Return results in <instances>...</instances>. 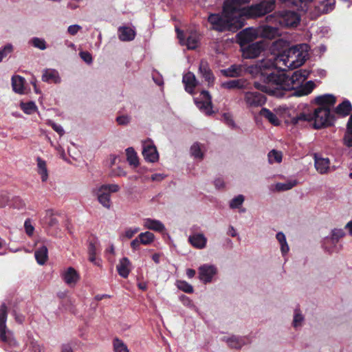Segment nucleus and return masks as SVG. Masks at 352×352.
Returning <instances> with one entry per match:
<instances>
[{
    "label": "nucleus",
    "mask_w": 352,
    "mask_h": 352,
    "mask_svg": "<svg viewBox=\"0 0 352 352\" xmlns=\"http://www.w3.org/2000/svg\"><path fill=\"white\" fill-rule=\"evenodd\" d=\"M244 102L248 108H256L263 106L266 98L265 96L258 91H246L244 93Z\"/></svg>",
    "instance_id": "f8f14e48"
},
{
    "label": "nucleus",
    "mask_w": 352,
    "mask_h": 352,
    "mask_svg": "<svg viewBox=\"0 0 352 352\" xmlns=\"http://www.w3.org/2000/svg\"><path fill=\"white\" fill-rule=\"evenodd\" d=\"M194 102L203 113L210 116L213 113L212 98L208 91H202L199 96L194 98Z\"/></svg>",
    "instance_id": "9d476101"
},
{
    "label": "nucleus",
    "mask_w": 352,
    "mask_h": 352,
    "mask_svg": "<svg viewBox=\"0 0 352 352\" xmlns=\"http://www.w3.org/2000/svg\"><path fill=\"white\" fill-rule=\"evenodd\" d=\"M7 308L5 305L0 307V339L10 346H15L16 342L11 331L7 329Z\"/></svg>",
    "instance_id": "6e6552de"
},
{
    "label": "nucleus",
    "mask_w": 352,
    "mask_h": 352,
    "mask_svg": "<svg viewBox=\"0 0 352 352\" xmlns=\"http://www.w3.org/2000/svg\"><path fill=\"white\" fill-rule=\"evenodd\" d=\"M131 117L129 115H120L116 118V122L119 125L126 126L131 122Z\"/></svg>",
    "instance_id": "4d7b16f0"
},
{
    "label": "nucleus",
    "mask_w": 352,
    "mask_h": 352,
    "mask_svg": "<svg viewBox=\"0 0 352 352\" xmlns=\"http://www.w3.org/2000/svg\"><path fill=\"white\" fill-rule=\"evenodd\" d=\"M34 256L38 264L42 265L45 263L48 258L47 248L43 245L36 250Z\"/></svg>",
    "instance_id": "72a5a7b5"
},
{
    "label": "nucleus",
    "mask_w": 352,
    "mask_h": 352,
    "mask_svg": "<svg viewBox=\"0 0 352 352\" xmlns=\"http://www.w3.org/2000/svg\"><path fill=\"white\" fill-rule=\"evenodd\" d=\"M13 51V45L11 43H7L0 48V56L2 59L5 58L8 54Z\"/></svg>",
    "instance_id": "603ef678"
},
{
    "label": "nucleus",
    "mask_w": 352,
    "mask_h": 352,
    "mask_svg": "<svg viewBox=\"0 0 352 352\" xmlns=\"http://www.w3.org/2000/svg\"><path fill=\"white\" fill-rule=\"evenodd\" d=\"M29 43L32 45L34 47L37 48L40 50H45L47 49V43L44 38L39 37H33L32 38Z\"/></svg>",
    "instance_id": "c03bdc74"
},
{
    "label": "nucleus",
    "mask_w": 352,
    "mask_h": 352,
    "mask_svg": "<svg viewBox=\"0 0 352 352\" xmlns=\"http://www.w3.org/2000/svg\"><path fill=\"white\" fill-rule=\"evenodd\" d=\"M79 55L80 58L87 64H91L92 63V56L88 52H80Z\"/></svg>",
    "instance_id": "680f3d73"
},
{
    "label": "nucleus",
    "mask_w": 352,
    "mask_h": 352,
    "mask_svg": "<svg viewBox=\"0 0 352 352\" xmlns=\"http://www.w3.org/2000/svg\"><path fill=\"white\" fill-rule=\"evenodd\" d=\"M276 0H262L258 3L247 7L244 10H240L241 17L256 18L264 16L274 10Z\"/></svg>",
    "instance_id": "423d86ee"
},
{
    "label": "nucleus",
    "mask_w": 352,
    "mask_h": 352,
    "mask_svg": "<svg viewBox=\"0 0 352 352\" xmlns=\"http://www.w3.org/2000/svg\"><path fill=\"white\" fill-rule=\"evenodd\" d=\"M116 268L119 275L126 278L131 270V263L128 258L124 257L119 261Z\"/></svg>",
    "instance_id": "a878e982"
},
{
    "label": "nucleus",
    "mask_w": 352,
    "mask_h": 352,
    "mask_svg": "<svg viewBox=\"0 0 352 352\" xmlns=\"http://www.w3.org/2000/svg\"><path fill=\"white\" fill-rule=\"evenodd\" d=\"M265 48L263 42H256L249 45L243 50V56L246 58H254L257 57Z\"/></svg>",
    "instance_id": "4468645a"
},
{
    "label": "nucleus",
    "mask_w": 352,
    "mask_h": 352,
    "mask_svg": "<svg viewBox=\"0 0 352 352\" xmlns=\"http://www.w3.org/2000/svg\"><path fill=\"white\" fill-rule=\"evenodd\" d=\"M175 285L179 290L185 293L192 294L194 292L193 287L186 280H178L176 281Z\"/></svg>",
    "instance_id": "a18cd8bd"
},
{
    "label": "nucleus",
    "mask_w": 352,
    "mask_h": 352,
    "mask_svg": "<svg viewBox=\"0 0 352 352\" xmlns=\"http://www.w3.org/2000/svg\"><path fill=\"white\" fill-rule=\"evenodd\" d=\"M243 68L240 65H232L227 69L221 70V72L223 76L232 78L241 76Z\"/></svg>",
    "instance_id": "2f4dec72"
},
{
    "label": "nucleus",
    "mask_w": 352,
    "mask_h": 352,
    "mask_svg": "<svg viewBox=\"0 0 352 352\" xmlns=\"http://www.w3.org/2000/svg\"><path fill=\"white\" fill-rule=\"evenodd\" d=\"M206 151L204 144L195 142L190 148V155L196 161L201 162L204 160Z\"/></svg>",
    "instance_id": "aec40b11"
},
{
    "label": "nucleus",
    "mask_w": 352,
    "mask_h": 352,
    "mask_svg": "<svg viewBox=\"0 0 352 352\" xmlns=\"http://www.w3.org/2000/svg\"><path fill=\"white\" fill-rule=\"evenodd\" d=\"M258 32L256 30L249 28L240 32L239 36L243 43H248L256 38Z\"/></svg>",
    "instance_id": "c756f323"
},
{
    "label": "nucleus",
    "mask_w": 352,
    "mask_h": 352,
    "mask_svg": "<svg viewBox=\"0 0 352 352\" xmlns=\"http://www.w3.org/2000/svg\"><path fill=\"white\" fill-rule=\"evenodd\" d=\"M259 113L262 117L265 118L270 124H273L274 126H279L281 123L278 116V111L276 113H275L267 108H262Z\"/></svg>",
    "instance_id": "bb28decb"
},
{
    "label": "nucleus",
    "mask_w": 352,
    "mask_h": 352,
    "mask_svg": "<svg viewBox=\"0 0 352 352\" xmlns=\"http://www.w3.org/2000/svg\"><path fill=\"white\" fill-rule=\"evenodd\" d=\"M120 189V186L116 184H97L91 188V192L103 207L109 209L111 206V193L117 192Z\"/></svg>",
    "instance_id": "39448f33"
},
{
    "label": "nucleus",
    "mask_w": 352,
    "mask_h": 352,
    "mask_svg": "<svg viewBox=\"0 0 352 352\" xmlns=\"http://www.w3.org/2000/svg\"><path fill=\"white\" fill-rule=\"evenodd\" d=\"M208 21L213 29L220 32H236L244 25V19L241 17V11L232 8L226 11L225 1L222 14H210L208 16Z\"/></svg>",
    "instance_id": "f03ea898"
},
{
    "label": "nucleus",
    "mask_w": 352,
    "mask_h": 352,
    "mask_svg": "<svg viewBox=\"0 0 352 352\" xmlns=\"http://www.w3.org/2000/svg\"><path fill=\"white\" fill-rule=\"evenodd\" d=\"M314 166L320 174H326L330 169V161L327 157H324L318 153L314 154Z\"/></svg>",
    "instance_id": "2eb2a0df"
},
{
    "label": "nucleus",
    "mask_w": 352,
    "mask_h": 352,
    "mask_svg": "<svg viewBox=\"0 0 352 352\" xmlns=\"http://www.w3.org/2000/svg\"><path fill=\"white\" fill-rule=\"evenodd\" d=\"M278 65L277 55L271 54L250 66V73L260 76L262 80V83L255 82V87L276 97L283 96L284 91L289 90L294 91L292 95L295 96H307L312 91L315 86L313 81H308L302 86L309 75V70H296L289 77Z\"/></svg>",
    "instance_id": "f257e3e1"
},
{
    "label": "nucleus",
    "mask_w": 352,
    "mask_h": 352,
    "mask_svg": "<svg viewBox=\"0 0 352 352\" xmlns=\"http://www.w3.org/2000/svg\"><path fill=\"white\" fill-rule=\"evenodd\" d=\"M63 278L67 285L73 287L78 281L80 276L74 268L69 267L63 272Z\"/></svg>",
    "instance_id": "6ab92c4d"
},
{
    "label": "nucleus",
    "mask_w": 352,
    "mask_h": 352,
    "mask_svg": "<svg viewBox=\"0 0 352 352\" xmlns=\"http://www.w3.org/2000/svg\"><path fill=\"white\" fill-rule=\"evenodd\" d=\"M199 73L208 82V85L213 84L214 77L210 69L208 63L205 60H201L199 67Z\"/></svg>",
    "instance_id": "5701e85b"
},
{
    "label": "nucleus",
    "mask_w": 352,
    "mask_h": 352,
    "mask_svg": "<svg viewBox=\"0 0 352 352\" xmlns=\"http://www.w3.org/2000/svg\"><path fill=\"white\" fill-rule=\"evenodd\" d=\"M222 87L226 89L242 88L243 82L241 80H232L222 83Z\"/></svg>",
    "instance_id": "8fccbe9b"
},
{
    "label": "nucleus",
    "mask_w": 352,
    "mask_h": 352,
    "mask_svg": "<svg viewBox=\"0 0 352 352\" xmlns=\"http://www.w3.org/2000/svg\"><path fill=\"white\" fill-rule=\"evenodd\" d=\"M266 19L268 23L289 27L296 26L299 23L300 16L295 11L283 10L267 16Z\"/></svg>",
    "instance_id": "0eeeda50"
},
{
    "label": "nucleus",
    "mask_w": 352,
    "mask_h": 352,
    "mask_svg": "<svg viewBox=\"0 0 352 352\" xmlns=\"http://www.w3.org/2000/svg\"><path fill=\"white\" fill-rule=\"evenodd\" d=\"M222 340L226 342L229 346L233 349H241L243 346L248 345L251 343V338L250 336H224Z\"/></svg>",
    "instance_id": "ddd939ff"
},
{
    "label": "nucleus",
    "mask_w": 352,
    "mask_h": 352,
    "mask_svg": "<svg viewBox=\"0 0 352 352\" xmlns=\"http://www.w3.org/2000/svg\"><path fill=\"white\" fill-rule=\"evenodd\" d=\"M305 316L302 311L298 309H295L293 315V320L292 322V327L298 330L304 325Z\"/></svg>",
    "instance_id": "7c9ffc66"
},
{
    "label": "nucleus",
    "mask_w": 352,
    "mask_h": 352,
    "mask_svg": "<svg viewBox=\"0 0 352 352\" xmlns=\"http://www.w3.org/2000/svg\"><path fill=\"white\" fill-rule=\"evenodd\" d=\"M268 162L270 164H279L282 162L283 154L281 151L273 149L268 153Z\"/></svg>",
    "instance_id": "ea45409f"
},
{
    "label": "nucleus",
    "mask_w": 352,
    "mask_h": 352,
    "mask_svg": "<svg viewBox=\"0 0 352 352\" xmlns=\"http://www.w3.org/2000/svg\"><path fill=\"white\" fill-rule=\"evenodd\" d=\"M140 242L142 245H147L151 244L155 240V235L148 231L142 232L138 235Z\"/></svg>",
    "instance_id": "a19ab883"
},
{
    "label": "nucleus",
    "mask_w": 352,
    "mask_h": 352,
    "mask_svg": "<svg viewBox=\"0 0 352 352\" xmlns=\"http://www.w3.org/2000/svg\"><path fill=\"white\" fill-rule=\"evenodd\" d=\"M42 80L49 83H60L61 78L59 73L54 69H45L43 70Z\"/></svg>",
    "instance_id": "393cba45"
},
{
    "label": "nucleus",
    "mask_w": 352,
    "mask_h": 352,
    "mask_svg": "<svg viewBox=\"0 0 352 352\" xmlns=\"http://www.w3.org/2000/svg\"><path fill=\"white\" fill-rule=\"evenodd\" d=\"M126 160L131 166L137 167L139 165V160L137 153L133 148L129 147L126 149Z\"/></svg>",
    "instance_id": "58836bf2"
},
{
    "label": "nucleus",
    "mask_w": 352,
    "mask_h": 352,
    "mask_svg": "<svg viewBox=\"0 0 352 352\" xmlns=\"http://www.w3.org/2000/svg\"><path fill=\"white\" fill-rule=\"evenodd\" d=\"M250 0H225L226 11L232 8L234 10H244L247 7L242 8L241 5L249 2Z\"/></svg>",
    "instance_id": "4c0bfd02"
},
{
    "label": "nucleus",
    "mask_w": 352,
    "mask_h": 352,
    "mask_svg": "<svg viewBox=\"0 0 352 352\" xmlns=\"http://www.w3.org/2000/svg\"><path fill=\"white\" fill-rule=\"evenodd\" d=\"M276 28H272L270 26H265L263 28V34L266 37H272L276 34Z\"/></svg>",
    "instance_id": "bf43d9fd"
},
{
    "label": "nucleus",
    "mask_w": 352,
    "mask_h": 352,
    "mask_svg": "<svg viewBox=\"0 0 352 352\" xmlns=\"http://www.w3.org/2000/svg\"><path fill=\"white\" fill-rule=\"evenodd\" d=\"M182 82L185 87V90L190 94H194V89L198 84L195 76L192 72H188L183 76Z\"/></svg>",
    "instance_id": "4be33fe9"
},
{
    "label": "nucleus",
    "mask_w": 352,
    "mask_h": 352,
    "mask_svg": "<svg viewBox=\"0 0 352 352\" xmlns=\"http://www.w3.org/2000/svg\"><path fill=\"white\" fill-rule=\"evenodd\" d=\"M179 300L184 306L195 311L197 313L199 312L198 307L195 305L193 301L189 297L185 295H182L179 297Z\"/></svg>",
    "instance_id": "de8ad7c7"
},
{
    "label": "nucleus",
    "mask_w": 352,
    "mask_h": 352,
    "mask_svg": "<svg viewBox=\"0 0 352 352\" xmlns=\"http://www.w3.org/2000/svg\"><path fill=\"white\" fill-rule=\"evenodd\" d=\"M189 243L195 248L201 250L206 248L207 238L202 233H195L188 237Z\"/></svg>",
    "instance_id": "b1692460"
},
{
    "label": "nucleus",
    "mask_w": 352,
    "mask_h": 352,
    "mask_svg": "<svg viewBox=\"0 0 352 352\" xmlns=\"http://www.w3.org/2000/svg\"><path fill=\"white\" fill-rule=\"evenodd\" d=\"M50 124L52 127V129L60 136L64 135L65 131L61 125L54 123L53 122H50Z\"/></svg>",
    "instance_id": "e2e57ef3"
},
{
    "label": "nucleus",
    "mask_w": 352,
    "mask_h": 352,
    "mask_svg": "<svg viewBox=\"0 0 352 352\" xmlns=\"http://www.w3.org/2000/svg\"><path fill=\"white\" fill-rule=\"evenodd\" d=\"M37 171L41 175L42 182H46L48 179V171L46 162L40 157L37 158Z\"/></svg>",
    "instance_id": "e433bc0d"
},
{
    "label": "nucleus",
    "mask_w": 352,
    "mask_h": 352,
    "mask_svg": "<svg viewBox=\"0 0 352 352\" xmlns=\"http://www.w3.org/2000/svg\"><path fill=\"white\" fill-rule=\"evenodd\" d=\"M315 102L320 105V107L329 108L333 106L336 102V97L332 94H324L315 98Z\"/></svg>",
    "instance_id": "cd10ccee"
},
{
    "label": "nucleus",
    "mask_w": 352,
    "mask_h": 352,
    "mask_svg": "<svg viewBox=\"0 0 352 352\" xmlns=\"http://www.w3.org/2000/svg\"><path fill=\"white\" fill-rule=\"evenodd\" d=\"M245 201V197L243 195H238L229 201V207L231 209L240 208Z\"/></svg>",
    "instance_id": "49530a36"
},
{
    "label": "nucleus",
    "mask_w": 352,
    "mask_h": 352,
    "mask_svg": "<svg viewBox=\"0 0 352 352\" xmlns=\"http://www.w3.org/2000/svg\"><path fill=\"white\" fill-rule=\"evenodd\" d=\"M48 140L50 141L51 146H54L55 148V149L57 151V152L58 153V154L63 159H65V150L62 148V146H60V145L55 146L54 142L50 140V138H48Z\"/></svg>",
    "instance_id": "0e129e2a"
},
{
    "label": "nucleus",
    "mask_w": 352,
    "mask_h": 352,
    "mask_svg": "<svg viewBox=\"0 0 352 352\" xmlns=\"http://www.w3.org/2000/svg\"><path fill=\"white\" fill-rule=\"evenodd\" d=\"M177 37L179 39V42L182 45H186L187 48L189 50H194L198 46L199 43V36L196 32L190 33L186 41H184L183 36V32L179 29H176Z\"/></svg>",
    "instance_id": "dca6fc26"
},
{
    "label": "nucleus",
    "mask_w": 352,
    "mask_h": 352,
    "mask_svg": "<svg viewBox=\"0 0 352 352\" xmlns=\"http://www.w3.org/2000/svg\"><path fill=\"white\" fill-rule=\"evenodd\" d=\"M53 215V211L52 210H47L45 212V221L46 223H47L50 226H54L57 221L55 218L52 217Z\"/></svg>",
    "instance_id": "5fc2aeb1"
},
{
    "label": "nucleus",
    "mask_w": 352,
    "mask_h": 352,
    "mask_svg": "<svg viewBox=\"0 0 352 352\" xmlns=\"http://www.w3.org/2000/svg\"><path fill=\"white\" fill-rule=\"evenodd\" d=\"M344 142L347 146L352 147V117L347 123V132L344 136Z\"/></svg>",
    "instance_id": "09e8293b"
},
{
    "label": "nucleus",
    "mask_w": 352,
    "mask_h": 352,
    "mask_svg": "<svg viewBox=\"0 0 352 352\" xmlns=\"http://www.w3.org/2000/svg\"><path fill=\"white\" fill-rule=\"evenodd\" d=\"M24 227H25V230L26 233L29 236H31L33 234V232H34V227L32 226V225L31 224V223H30V221L29 220H26L25 221Z\"/></svg>",
    "instance_id": "69168bd1"
},
{
    "label": "nucleus",
    "mask_w": 352,
    "mask_h": 352,
    "mask_svg": "<svg viewBox=\"0 0 352 352\" xmlns=\"http://www.w3.org/2000/svg\"><path fill=\"white\" fill-rule=\"evenodd\" d=\"M335 5V0H323L322 6H323L322 12L327 13L331 11Z\"/></svg>",
    "instance_id": "6e6d98bb"
},
{
    "label": "nucleus",
    "mask_w": 352,
    "mask_h": 352,
    "mask_svg": "<svg viewBox=\"0 0 352 352\" xmlns=\"http://www.w3.org/2000/svg\"><path fill=\"white\" fill-rule=\"evenodd\" d=\"M298 184V182L296 179H288L285 182H278L275 184V189L277 191H287L289 190L294 187H295Z\"/></svg>",
    "instance_id": "f704fd0d"
},
{
    "label": "nucleus",
    "mask_w": 352,
    "mask_h": 352,
    "mask_svg": "<svg viewBox=\"0 0 352 352\" xmlns=\"http://www.w3.org/2000/svg\"><path fill=\"white\" fill-rule=\"evenodd\" d=\"M352 109V106L349 100H344L342 103L335 109V113L340 116H346L349 115Z\"/></svg>",
    "instance_id": "473e14b6"
},
{
    "label": "nucleus",
    "mask_w": 352,
    "mask_h": 352,
    "mask_svg": "<svg viewBox=\"0 0 352 352\" xmlns=\"http://www.w3.org/2000/svg\"><path fill=\"white\" fill-rule=\"evenodd\" d=\"M20 107L23 111L28 115L32 114L37 111V107L34 102H21Z\"/></svg>",
    "instance_id": "37998d69"
},
{
    "label": "nucleus",
    "mask_w": 352,
    "mask_h": 352,
    "mask_svg": "<svg viewBox=\"0 0 352 352\" xmlns=\"http://www.w3.org/2000/svg\"><path fill=\"white\" fill-rule=\"evenodd\" d=\"M276 239L279 243L282 255L283 256H285L289 250V247L285 234L282 232H278L276 235Z\"/></svg>",
    "instance_id": "c9c22d12"
},
{
    "label": "nucleus",
    "mask_w": 352,
    "mask_h": 352,
    "mask_svg": "<svg viewBox=\"0 0 352 352\" xmlns=\"http://www.w3.org/2000/svg\"><path fill=\"white\" fill-rule=\"evenodd\" d=\"M11 81L13 91L16 94H23L25 92V78L21 76L15 75L12 77Z\"/></svg>",
    "instance_id": "c85d7f7f"
},
{
    "label": "nucleus",
    "mask_w": 352,
    "mask_h": 352,
    "mask_svg": "<svg viewBox=\"0 0 352 352\" xmlns=\"http://www.w3.org/2000/svg\"><path fill=\"white\" fill-rule=\"evenodd\" d=\"M140 230L138 227H131L126 228L124 232L122 234L121 236L126 239H131L136 233Z\"/></svg>",
    "instance_id": "864d4df0"
},
{
    "label": "nucleus",
    "mask_w": 352,
    "mask_h": 352,
    "mask_svg": "<svg viewBox=\"0 0 352 352\" xmlns=\"http://www.w3.org/2000/svg\"><path fill=\"white\" fill-rule=\"evenodd\" d=\"M81 26L77 24L71 25L67 28V32L72 36L76 35L80 30Z\"/></svg>",
    "instance_id": "052dcab7"
},
{
    "label": "nucleus",
    "mask_w": 352,
    "mask_h": 352,
    "mask_svg": "<svg viewBox=\"0 0 352 352\" xmlns=\"http://www.w3.org/2000/svg\"><path fill=\"white\" fill-rule=\"evenodd\" d=\"M99 242L96 239H89L88 244L89 260L94 265L100 266V260L96 257Z\"/></svg>",
    "instance_id": "f3484780"
},
{
    "label": "nucleus",
    "mask_w": 352,
    "mask_h": 352,
    "mask_svg": "<svg viewBox=\"0 0 352 352\" xmlns=\"http://www.w3.org/2000/svg\"><path fill=\"white\" fill-rule=\"evenodd\" d=\"M136 35L135 30L133 27L120 26L118 30V36L122 41H131Z\"/></svg>",
    "instance_id": "a211bd4d"
},
{
    "label": "nucleus",
    "mask_w": 352,
    "mask_h": 352,
    "mask_svg": "<svg viewBox=\"0 0 352 352\" xmlns=\"http://www.w3.org/2000/svg\"><path fill=\"white\" fill-rule=\"evenodd\" d=\"M218 273V269L213 264L205 263L198 268V278L204 284L212 283Z\"/></svg>",
    "instance_id": "1a4fd4ad"
},
{
    "label": "nucleus",
    "mask_w": 352,
    "mask_h": 352,
    "mask_svg": "<svg viewBox=\"0 0 352 352\" xmlns=\"http://www.w3.org/2000/svg\"><path fill=\"white\" fill-rule=\"evenodd\" d=\"M113 348L114 352H130L126 344L118 338L113 340Z\"/></svg>",
    "instance_id": "79ce46f5"
},
{
    "label": "nucleus",
    "mask_w": 352,
    "mask_h": 352,
    "mask_svg": "<svg viewBox=\"0 0 352 352\" xmlns=\"http://www.w3.org/2000/svg\"><path fill=\"white\" fill-rule=\"evenodd\" d=\"M309 47L306 43L294 45L283 53L277 55L278 66L281 65L284 71L286 68L293 69L301 66L309 56Z\"/></svg>",
    "instance_id": "7ed1b4c3"
},
{
    "label": "nucleus",
    "mask_w": 352,
    "mask_h": 352,
    "mask_svg": "<svg viewBox=\"0 0 352 352\" xmlns=\"http://www.w3.org/2000/svg\"><path fill=\"white\" fill-rule=\"evenodd\" d=\"M345 232L342 228H335L331 230V239L333 241H338V240L344 236Z\"/></svg>",
    "instance_id": "3c124183"
},
{
    "label": "nucleus",
    "mask_w": 352,
    "mask_h": 352,
    "mask_svg": "<svg viewBox=\"0 0 352 352\" xmlns=\"http://www.w3.org/2000/svg\"><path fill=\"white\" fill-rule=\"evenodd\" d=\"M143 226L144 228L155 232L163 233L166 230L165 226L160 220L146 218L143 220Z\"/></svg>",
    "instance_id": "412c9836"
},
{
    "label": "nucleus",
    "mask_w": 352,
    "mask_h": 352,
    "mask_svg": "<svg viewBox=\"0 0 352 352\" xmlns=\"http://www.w3.org/2000/svg\"><path fill=\"white\" fill-rule=\"evenodd\" d=\"M30 347L32 352H44L43 347L37 342H32Z\"/></svg>",
    "instance_id": "338daca9"
},
{
    "label": "nucleus",
    "mask_w": 352,
    "mask_h": 352,
    "mask_svg": "<svg viewBox=\"0 0 352 352\" xmlns=\"http://www.w3.org/2000/svg\"><path fill=\"white\" fill-rule=\"evenodd\" d=\"M314 121L315 129H320L324 126L333 124L334 122V116L331 112L329 108L318 107L311 113H301L298 116H293L291 118V123L297 124L301 122Z\"/></svg>",
    "instance_id": "20e7f679"
},
{
    "label": "nucleus",
    "mask_w": 352,
    "mask_h": 352,
    "mask_svg": "<svg viewBox=\"0 0 352 352\" xmlns=\"http://www.w3.org/2000/svg\"><path fill=\"white\" fill-rule=\"evenodd\" d=\"M223 121L230 127L234 128L235 123L232 116L229 113H225L222 116Z\"/></svg>",
    "instance_id": "13d9d810"
},
{
    "label": "nucleus",
    "mask_w": 352,
    "mask_h": 352,
    "mask_svg": "<svg viewBox=\"0 0 352 352\" xmlns=\"http://www.w3.org/2000/svg\"><path fill=\"white\" fill-rule=\"evenodd\" d=\"M142 155L146 162L154 163L159 160V153L153 140L147 139L142 142Z\"/></svg>",
    "instance_id": "9b49d317"
},
{
    "label": "nucleus",
    "mask_w": 352,
    "mask_h": 352,
    "mask_svg": "<svg viewBox=\"0 0 352 352\" xmlns=\"http://www.w3.org/2000/svg\"><path fill=\"white\" fill-rule=\"evenodd\" d=\"M214 185L217 189H222L225 187V182L221 177H218L214 180Z\"/></svg>",
    "instance_id": "774afa93"
}]
</instances>
